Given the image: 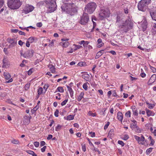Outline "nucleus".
<instances>
[{"label": "nucleus", "mask_w": 156, "mask_h": 156, "mask_svg": "<svg viewBox=\"0 0 156 156\" xmlns=\"http://www.w3.org/2000/svg\"><path fill=\"white\" fill-rule=\"evenodd\" d=\"M88 86L86 83H84L83 85V88L86 90L87 89Z\"/></svg>", "instance_id": "obj_44"}, {"label": "nucleus", "mask_w": 156, "mask_h": 156, "mask_svg": "<svg viewBox=\"0 0 156 156\" xmlns=\"http://www.w3.org/2000/svg\"><path fill=\"white\" fill-rule=\"evenodd\" d=\"M149 12L152 19L156 21V10L149 9Z\"/></svg>", "instance_id": "obj_12"}, {"label": "nucleus", "mask_w": 156, "mask_h": 156, "mask_svg": "<svg viewBox=\"0 0 156 156\" xmlns=\"http://www.w3.org/2000/svg\"><path fill=\"white\" fill-rule=\"evenodd\" d=\"M33 70H34V69L33 68L30 69L28 71V74L29 75H30L33 72Z\"/></svg>", "instance_id": "obj_43"}, {"label": "nucleus", "mask_w": 156, "mask_h": 156, "mask_svg": "<svg viewBox=\"0 0 156 156\" xmlns=\"http://www.w3.org/2000/svg\"><path fill=\"white\" fill-rule=\"evenodd\" d=\"M48 67L50 68V71L52 73H55V68L52 65H49L48 66Z\"/></svg>", "instance_id": "obj_22"}, {"label": "nucleus", "mask_w": 156, "mask_h": 156, "mask_svg": "<svg viewBox=\"0 0 156 156\" xmlns=\"http://www.w3.org/2000/svg\"><path fill=\"white\" fill-rule=\"evenodd\" d=\"M7 40V42L10 44L9 46L10 48L15 46L17 44L16 39L15 38H8Z\"/></svg>", "instance_id": "obj_8"}, {"label": "nucleus", "mask_w": 156, "mask_h": 156, "mask_svg": "<svg viewBox=\"0 0 156 156\" xmlns=\"http://www.w3.org/2000/svg\"><path fill=\"white\" fill-rule=\"evenodd\" d=\"M19 34L20 35H24L25 36L26 35V34L25 33L21 31H19Z\"/></svg>", "instance_id": "obj_57"}, {"label": "nucleus", "mask_w": 156, "mask_h": 156, "mask_svg": "<svg viewBox=\"0 0 156 156\" xmlns=\"http://www.w3.org/2000/svg\"><path fill=\"white\" fill-rule=\"evenodd\" d=\"M150 68L152 70L153 73H155L156 72V69L155 68L151 66H150Z\"/></svg>", "instance_id": "obj_51"}, {"label": "nucleus", "mask_w": 156, "mask_h": 156, "mask_svg": "<svg viewBox=\"0 0 156 156\" xmlns=\"http://www.w3.org/2000/svg\"><path fill=\"white\" fill-rule=\"evenodd\" d=\"M35 38L34 37H30L27 40L30 43H32L34 42V40H35Z\"/></svg>", "instance_id": "obj_30"}, {"label": "nucleus", "mask_w": 156, "mask_h": 156, "mask_svg": "<svg viewBox=\"0 0 156 156\" xmlns=\"http://www.w3.org/2000/svg\"><path fill=\"white\" fill-rule=\"evenodd\" d=\"M46 148V146H44L43 148L41 149V151L43 152L45 151V149Z\"/></svg>", "instance_id": "obj_58"}, {"label": "nucleus", "mask_w": 156, "mask_h": 156, "mask_svg": "<svg viewBox=\"0 0 156 156\" xmlns=\"http://www.w3.org/2000/svg\"><path fill=\"white\" fill-rule=\"evenodd\" d=\"M97 42H98V44H100L102 43V44H98V47H101L102 46V44H104L103 43H102V40L101 38H99Z\"/></svg>", "instance_id": "obj_28"}, {"label": "nucleus", "mask_w": 156, "mask_h": 156, "mask_svg": "<svg viewBox=\"0 0 156 156\" xmlns=\"http://www.w3.org/2000/svg\"><path fill=\"white\" fill-rule=\"evenodd\" d=\"M34 145L36 147H38L39 145V143L37 141L34 142Z\"/></svg>", "instance_id": "obj_48"}, {"label": "nucleus", "mask_w": 156, "mask_h": 156, "mask_svg": "<svg viewBox=\"0 0 156 156\" xmlns=\"http://www.w3.org/2000/svg\"><path fill=\"white\" fill-rule=\"evenodd\" d=\"M89 43V42L87 41H85V42H84V44H83V46L84 47H85L87 45H88Z\"/></svg>", "instance_id": "obj_60"}, {"label": "nucleus", "mask_w": 156, "mask_h": 156, "mask_svg": "<svg viewBox=\"0 0 156 156\" xmlns=\"http://www.w3.org/2000/svg\"><path fill=\"white\" fill-rule=\"evenodd\" d=\"M31 118V116H30V118L28 116L25 115L24 117L23 120V122L26 124H29L30 122V119Z\"/></svg>", "instance_id": "obj_14"}, {"label": "nucleus", "mask_w": 156, "mask_h": 156, "mask_svg": "<svg viewBox=\"0 0 156 156\" xmlns=\"http://www.w3.org/2000/svg\"><path fill=\"white\" fill-rule=\"evenodd\" d=\"M133 114L134 115L137 116L138 115V112L137 110H135V111H133Z\"/></svg>", "instance_id": "obj_62"}, {"label": "nucleus", "mask_w": 156, "mask_h": 156, "mask_svg": "<svg viewBox=\"0 0 156 156\" xmlns=\"http://www.w3.org/2000/svg\"><path fill=\"white\" fill-rule=\"evenodd\" d=\"M82 76L85 80L89 81L91 79L90 75L87 73H84L82 75Z\"/></svg>", "instance_id": "obj_15"}, {"label": "nucleus", "mask_w": 156, "mask_h": 156, "mask_svg": "<svg viewBox=\"0 0 156 156\" xmlns=\"http://www.w3.org/2000/svg\"><path fill=\"white\" fill-rule=\"evenodd\" d=\"M34 8V7L33 6L27 4L26 5L24 11L26 13H28L32 12Z\"/></svg>", "instance_id": "obj_10"}, {"label": "nucleus", "mask_w": 156, "mask_h": 156, "mask_svg": "<svg viewBox=\"0 0 156 156\" xmlns=\"http://www.w3.org/2000/svg\"><path fill=\"white\" fill-rule=\"evenodd\" d=\"M118 143L119 144L121 145L122 147L124 145V143L121 140H119L118 142Z\"/></svg>", "instance_id": "obj_49"}, {"label": "nucleus", "mask_w": 156, "mask_h": 156, "mask_svg": "<svg viewBox=\"0 0 156 156\" xmlns=\"http://www.w3.org/2000/svg\"><path fill=\"white\" fill-rule=\"evenodd\" d=\"M68 39H62V41H63L62 43V46L66 48L69 44V43L68 42Z\"/></svg>", "instance_id": "obj_16"}, {"label": "nucleus", "mask_w": 156, "mask_h": 156, "mask_svg": "<svg viewBox=\"0 0 156 156\" xmlns=\"http://www.w3.org/2000/svg\"><path fill=\"white\" fill-rule=\"evenodd\" d=\"M59 111L58 109H56L54 115L56 117H58V116Z\"/></svg>", "instance_id": "obj_47"}, {"label": "nucleus", "mask_w": 156, "mask_h": 156, "mask_svg": "<svg viewBox=\"0 0 156 156\" xmlns=\"http://www.w3.org/2000/svg\"><path fill=\"white\" fill-rule=\"evenodd\" d=\"M147 23L146 20H144L142 23L141 27L143 29V31L146 30L147 27Z\"/></svg>", "instance_id": "obj_18"}, {"label": "nucleus", "mask_w": 156, "mask_h": 156, "mask_svg": "<svg viewBox=\"0 0 156 156\" xmlns=\"http://www.w3.org/2000/svg\"><path fill=\"white\" fill-rule=\"evenodd\" d=\"M62 127V126L61 125H58L57 126L55 127V130L57 131H59L61 129Z\"/></svg>", "instance_id": "obj_38"}, {"label": "nucleus", "mask_w": 156, "mask_h": 156, "mask_svg": "<svg viewBox=\"0 0 156 156\" xmlns=\"http://www.w3.org/2000/svg\"><path fill=\"white\" fill-rule=\"evenodd\" d=\"M46 4V6L48 8V11L50 13L54 11L56 9L55 0H44Z\"/></svg>", "instance_id": "obj_2"}, {"label": "nucleus", "mask_w": 156, "mask_h": 156, "mask_svg": "<svg viewBox=\"0 0 156 156\" xmlns=\"http://www.w3.org/2000/svg\"><path fill=\"white\" fill-rule=\"evenodd\" d=\"M37 106L35 107L34 109L32 110H31V112L32 113H34L36 111V110H37V108H36Z\"/></svg>", "instance_id": "obj_61"}, {"label": "nucleus", "mask_w": 156, "mask_h": 156, "mask_svg": "<svg viewBox=\"0 0 156 156\" xmlns=\"http://www.w3.org/2000/svg\"><path fill=\"white\" fill-rule=\"evenodd\" d=\"M153 148L151 147L147 149L146 151L147 154H149L152 151Z\"/></svg>", "instance_id": "obj_37"}, {"label": "nucleus", "mask_w": 156, "mask_h": 156, "mask_svg": "<svg viewBox=\"0 0 156 156\" xmlns=\"http://www.w3.org/2000/svg\"><path fill=\"white\" fill-rule=\"evenodd\" d=\"M114 132V130L113 129H111L108 133V135L111 136L113 134V133Z\"/></svg>", "instance_id": "obj_53"}, {"label": "nucleus", "mask_w": 156, "mask_h": 156, "mask_svg": "<svg viewBox=\"0 0 156 156\" xmlns=\"http://www.w3.org/2000/svg\"><path fill=\"white\" fill-rule=\"evenodd\" d=\"M68 101V99H66L64 100L63 101H62V102L61 104V105H62V106H63L65 105L66 104Z\"/></svg>", "instance_id": "obj_46"}, {"label": "nucleus", "mask_w": 156, "mask_h": 156, "mask_svg": "<svg viewBox=\"0 0 156 156\" xmlns=\"http://www.w3.org/2000/svg\"><path fill=\"white\" fill-rule=\"evenodd\" d=\"M130 127L132 129H135L138 128L137 124L131 123L130 124Z\"/></svg>", "instance_id": "obj_27"}, {"label": "nucleus", "mask_w": 156, "mask_h": 156, "mask_svg": "<svg viewBox=\"0 0 156 156\" xmlns=\"http://www.w3.org/2000/svg\"><path fill=\"white\" fill-rule=\"evenodd\" d=\"M146 104L148 106V108L150 109H152L154 106V105H152L151 104H150L149 103L147 102H146Z\"/></svg>", "instance_id": "obj_31"}, {"label": "nucleus", "mask_w": 156, "mask_h": 156, "mask_svg": "<svg viewBox=\"0 0 156 156\" xmlns=\"http://www.w3.org/2000/svg\"><path fill=\"white\" fill-rule=\"evenodd\" d=\"M89 18L87 13L84 12L81 17L80 23L82 25L86 24L89 21Z\"/></svg>", "instance_id": "obj_6"}, {"label": "nucleus", "mask_w": 156, "mask_h": 156, "mask_svg": "<svg viewBox=\"0 0 156 156\" xmlns=\"http://www.w3.org/2000/svg\"><path fill=\"white\" fill-rule=\"evenodd\" d=\"M3 65L2 66V67H4V66L6 67L7 65H8V61L6 58H4L3 60Z\"/></svg>", "instance_id": "obj_26"}, {"label": "nucleus", "mask_w": 156, "mask_h": 156, "mask_svg": "<svg viewBox=\"0 0 156 156\" xmlns=\"http://www.w3.org/2000/svg\"><path fill=\"white\" fill-rule=\"evenodd\" d=\"M43 91V89L41 87H39L38 90V95L41 94Z\"/></svg>", "instance_id": "obj_35"}, {"label": "nucleus", "mask_w": 156, "mask_h": 156, "mask_svg": "<svg viewBox=\"0 0 156 156\" xmlns=\"http://www.w3.org/2000/svg\"><path fill=\"white\" fill-rule=\"evenodd\" d=\"M109 122H108L104 126V129L105 130L106 129L108 128L109 125Z\"/></svg>", "instance_id": "obj_50"}, {"label": "nucleus", "mask_w": 156, "mask_h": 156, "mask_svg": "<svg viewBox=\"0 0 156 156\" xmlns=\"http://www.w3.org/2000/svg\"><path fill=\"white\" fill-rule=\"evenodd\" d=\"M57 89L58 92L61 93H63L64 91V89H63L62 87H58L57 88Z\"/></svg>", "instance_id": "obj_33"}, {"label": "nucleus", "mask_w": 156, "mask_h": 156, "mask_svg": "<svg viewBox=\"0 0 156 156\" xmlns=\"http://www.w3.org/2000/svg\"><path fill=\"white\" fill-rule=\"evenodd\" d=\"M124 12L125 13L127 14L128 13V10L127 8L126 5H125L124 8Z\"/></svg>", "instance_id": "obj_40"}, {"label": "nucleus", "mask_w": 156, "mask_h": 156, "mask_svg": "<svg viewBox=\"0 0 156 156\" xmlns=\"http://www.w3.org/2000/svg\"><path fill=\"white\" fill-rule=\"evenodd\" d=\"M134 137L135 139L140 144L142 145L144 144V141L145 140V139L143 135L141 136V137L136 135H135Z\"/></svg>", "instance_id": "obj_11"}, {"label": "nucleus", "mask_w": 156, "mask_h": 156, "mask_svg": "<svg viewBox=\"0 0 156 156\" xmlns=\"http://www.w3.org/2000/svg\"><path fill=\"white\" fill-rule=\"evenodd\" d=\"M151 0H141L138 3L139 10L144 11L147 9L148 5L150 3Z\"/></svg>", "instance_id": "obj_3"}, {"label": "nucleus", "mask_w": 156, "mask_h": 156, "mask_svg": "<svg viewBox=\"0 0 156 156\" xmlns=\"http://www.w3.org/2000/svg\"><path fill=\"white\" fill-rule=\"evenodd\" d=\"M4 2L3 0H0V8H1L3 6Z\"/></svg>", "instance_id": "obj_52"}, {"label": "nucleus", "mask_w": 156, "mask_h": 156, "mask_svg": "<svg viewBox=\"0 0 156 156\" xmlns=\"http://www.w3.org/2000/svg\"><path fill=\"white\" fill-rule=\"evenodd\" d=\"M67 5H69L70 6V9L71 11L73 12L74 13L76 12H77V9L74 7H73V6H72V5H74V4L71 3H67Z\"/></svg>", "instance_id": "obj_17"}, {"label": "nucleus", "mask_w": 156, "mask_h": 156, "mask_svg": "<svg viewBox=\"0 0 156 156\" xmlns=\"http://www.w3.org/2000/svg\"><path fill=\"white\" fill-rule=\"evenodd\" d=\"M129 137L128 135L125 134L124 135V137L122 138V139L124 140H126L129 139Z\"/></svg>", "instance_id": "obj_42"}, {"label": "nucleus", "mask_w": 156, "mask_h": 156, "mask_svg": "<svg viewBox=\"0 0 156 156\" xmlns=\"http://www.w3.org/2000/svg\"><path fill=\"white\" fill-rule=\"evenodd\" d=\"M22 2L20 0H8L7 5L11 9H16L22 5Z\"/></svg>", "instance_id": "obj_1"}, {"label": "nucleus", "mask_w": 156, "mask_h": 156, "mask_svg": "<svg viewBox=\"0 0 156 156\" xmlns=\"http://www.w3.org/2000/svg\"><path fill=\"white\" fill-rule=\"evenodd\" d=\"M67 87L68 90L70 93V96L72 97L73 95V91L72 89L68 86H67Z\"/></svg>", "instance_id": "obj_21"}, {"label": "nucleus", "mask_w": 156, "mask_h": 156, "mask_svg": "<svg viewBox=\"0 0 156 156\" xmlns=\"http://www.w3.org/2000/svg\"><path fill=\"white\" fill-rule=\"evenodd\" d=\"M146 113L147 116H152L154 115V113H153L151 110L148 109L146 110Z\"/></svg>", "instance_id": "obj_24"}, {"label": "nucleus", "mask_w": 156, "mask_h": 156, "mask_svg": "<svg viewBox=\"0 0 156 156\" xmlns=\"http://www.w3.org/2000/svg\"><path fill=\"white\" fill-rule=\"evenodd\" d=\"M89 115L91 116L92 117H94L96 115V114L95 113H92L91 111H89L88 113Z\"/></svg>", "instance_id": "obj_45"}, {"label": "nucleus", "mask_w": 156, "mask_h": 156, "mask_svg": "<svg viewBox=\"0 0 156 156\" xmlns=\"http://www.w3.org/2000/svg\"><path fill=\"white\" fill-rule=\"evenodd\" d=\"M117 117L118 119L122 122L123 118V115L121 112H118Z\"/></svg>", "instance_id": "obj_19"}, {"label": "nucleus", "mask_w": 156, "mask_h": 156, "mask_svg": "<svg viewBox=\"0 0 156 156\" xmlns=\"http://www.w3.org/2000/svg\"><path fill=\"white\" fill-rule=\"evenodd\" d=\"M12 143L14 144H18L19 143V141L18 140L14 139L12 140Z\"/></svg>", "instance_id": "obj_36"}, {"label": "nucleus", "mask_w": 156, "mask_h": 156, "mask_svg": "<svg viewBox=\"0 0 156 156\" xmlns=\"http://www.w3.org/2000/svg\"><path fill=\"white\" fill-rule=\"evenodd\" d=\"M45 144V143L44 141H41L40 143V145L41 147H42Z\"/></svg>", "instance_id": "obj_64"}, {"label": "nucleus", "mask_w": 156, "mask_h": 156, "mask_svg": "<svg viewBox=\"0 0 156 156\" xmlns=\"http://www.w3.org/2000/svg\"><path fill=\"white\" fill-rule=\"evenodd\" d=\"M34 53V51L32 49H30L24 53L23 57L26 58H29L33 56Z\"/></svg>", "instance_id": "obj_9"}, {"label": "nucleus", "mask_w": 156, "mask_h": 156, "mask_svg": "<svg viewBox=\"0 0 156 156\" xmlns=\"http://www.w3.org/2000/svg\"><path fill=\"white\" fill-rule=\"evenodd\" d=\"M110 14L109 9L107 8L101 9L100 11L99 14V17L101 20H103L104 18L108 17Z\"/></svg>", "instance_id": "obj_5"}, {"label": "nucleus", "mask_w": 156, "mask_h": 156, "mask_svg": "<svg viewBox=\"0 0 156 156\" xmlns=\"http://www.w3.org/2000/svg\"><path fill=\"white\" fill-rule=\"evenodd\" d=\"M52 138V135H48V137H47V139L48 140H49L51 139Z\"/></svg>", "instance_id": "obj_63"}, {"label": "nucleus", "mask_w": 156, "mask_h": 156, "mask_svg": "<svg viewBox=\"0 0 156 156\" xmlns=\"http://www.w3.org/2000/svg\"><path fill=\"white\" fill-rule=\"evenodd\" d=\"M30 85L28 84H27L25 85V89L26 90L28 89Z\"/></svg>", "instance_id": "obj_56"}, {"label": "nucleus", "mask_w": 156, "mask_h": 156, "mask_svg": "<svg viewBox=\"0 0 156 156\" xmlns=\"http://www.w3.org/2000/svg\"><path fill=\"white\" fill-rule=\"evenodd\" d=\"M78 65L79 66H85L86 65V63L85 62H80L78 63Z\"/></svg>", "instance_id": "obj_32"}, {"label": "nucleus", "mask_w": 156, "mask_h": 156, "mask_svg": "<svg viewBox=\"0 0 156 156\" xmlns=\"http://www.w3.org/2000/svg\"><path fill=\"white\" fill-rule=\"evenodd\" d=\"M74 119V116L73 115H70L67 116V120H73Z\"/></svg>", "instance_id": "obj_34"}, {"label": "nucleus", "mask_w": 156, "mask_h": 156, "mask_svg": "<svg viewBox=\"0 0 156 156\" xmlns=\"http://www.w3.org/2000/svg\"><path fill=\"white\" fill-rule=\"evenodd\" d=\"M73 45L75 46V47L73 48V51H75L77 50L80 48H82V46L80 45H77L76 44H73Z\"/></svg>", "instance_id": "obj_25"}, {"label": "nucleus", "mask_w": 156, "mask_h": 156, "mask_svg": "<svg viewBox=\"0 0 156 156\" xmlns=\"http://www.w3.org/2000/svg\"><path fill=\"white\" fill-rule=\"evenodd\" d=\"M37 27H42V24L40 22L37 23L36 24Z\"/></svg>", "instance_id": "obj_55"}, {"label": "nucleus", "mask_w": 156, "mask_h": 156, "mask_svg": "<svg viewBox=\"0 0 156 156\" xmlns=\"http://www.w3.org/2000/svg\"><path fill=\"white\" fill-rule=\"evenodd\" d=\"M130 21L129 20H126L125 21V23L122 25L121 27V30L123 32H127L128 30V26L130 25Z\"/></svg>", "instance_id": "obj_7"}, {"label": "nucleus", "mask_w": 156, "mask_h": 156, "mask_svg": "<svg viewBox=\"0 0 156 156\" xmlns=\"http://www.w3.org/2000/svg\"><path fill=\"white\" fill-rule=\"evenodd\" d=\"M156 80V75L155 74L152 75L148 82V85H151L154 83Z\"/></svg>", "instance_id": "obj_13"}, {"label": "nucleus", "mask_w": 156, "mask_h": 156, "mask_svg": "<svg viewBox=\"0 0 156 156\" xmlns=\"http://www.w3.org/2000/svg\"><path fill=\"white\" fill-rule=\"evenodd\" d=\"M96 7V4L94 2L88 3L85 7V11L89 14H91L94 11Z\"/></svg>", "instance_id": "obj_4"}, {"label": "nucleus", "mask_w": 156, "mask_h": 156, "mask_svg": "<svg viewBox=\"0 0 156 156\" xmlns=\"http://www.w3.org/2000/svg\"><path fill=\"white\" fill-rule=\"evenodd\" d=\"M84 95V93L83 92H82L79 95L78 97L77 100L78 101H80L82 98H83Z\"/></svg>", "instance_id": "obj_23"}, {"label": "nucleus", "mask_w": 156, "mask_h": 156, "mask_svg": "<svg viewBox=\"0 0 156 156\" xmlns=\"http://www.w3.org/2000/svg\"><path fill=\"white\" fill-rule=\"evenodd\" d=\"M140 75L142 78L145 77L146 76L145 73L143 72L141 73Z\"/></svg>", "instance_id": "obj_59"}, {"label": "nucleus", "mask_w": 156, "mask_h": 156, "mask_svg": "<svg viewBox=\"0 0 156 156\" xmlns=\"http://www.w3.org/2000/svg\"><path fill=\"white\" fill-rule=\"evenodd\" d=\"M89 133L90 134H91V137H94L95 136V133L94 132H89Z\"/></svg>", "instance_id": "obj_54"}, {"label": "nucleus", "mask_w": 156, "mask_h": 156, "mask_svg": "<svg viewBox=\"0 0 156 156\" xmlns=\"http://www.w3.org/2000/svg\"><path fill=\"white\" fill-rule=\"evenodd\" d=\"M26 152L29 154L32 155L33 156H37V155L34 152L31 151H27Z\"/></svg>", "instance_id": "obj_29"}, {"label": "nucleus", "mask_w": 156, "mask_h": 156, "mask_svg": "<svg viewBox=\"0 0 156 156\" xmlns=\"http://www.w3.org/2000/svg\"><path fill=\"white\" fill-rule=\"evenodd\" d=\"M3 75L6 80H9L11 77L10 74L8 72H4Z\"/></svg>", "instance_id": "obj_20"}, {"label": "nucleus", "mask_w": 156, "mask_h": 156, "mask_svg": "<svg viewBox=\"0 0 156 156\" xmlns=\"http://www.w3.org/2000/svg\"><path fill=\"white\" fill-rule=\"evenodd\" d=\"M125 115L126 117H130L131 116L130 111H127Z\"/></svg>", "instance_id": "obj_41"}, {"label": "nucleus", "mask_w": 156, "mask_h": 156, "mask_svg": "<svg viewBox=\"0 0 156 156\" xmlns=\"http://www.w3.org/2000/svg\"><path fill=\"white\" fill-rule=\"evenodd\" d=\"M102 55L101 53V52L100 51H98L97 54V55L95 56V59H97L98 58L100 57Z\"/></svg>", "instance_id": "obj_39"}]
</instances>
